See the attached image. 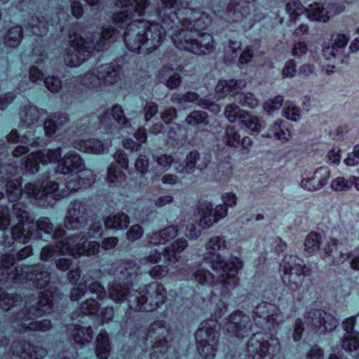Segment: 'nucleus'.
I'll use <instances>...</instances> for the list:
<instances>
[{"label":"nucleus","instance_id":"49","mask_svg":"<svg viewBox=\"0 0 359 359\" xmlns=\"http://www.w3.org/2000/svg\"><path fill=\"white\" fill-rule=\"evenodd\" d=\"M170 100L175 104L194 103L199 107L205 104V99L201 98L194 92H188L185 94L174 93Z\"/></svg>","mask_w":359,"mask_h":359},{"label":"nucleus","instance_id":"6","mask_svg":"<svg viewBox=\"0 0 359 359\" xmlns=\"http://www.w3.org/2000/svg\"><path fill=\"white\" fill-rule=\"evenodd\" d=\"M181 3L174 0H164L160 15L163 19V25L168 30L174 45L180 50H186L199 56L208 55L215 50V42L213 36L208 33H202L196 35L188 32H180V29L173 24H170V19L166 18L165 12L171 8H179Z\"/></svg>","mask_w":359,"mask_h":359},{"label":"nucleus","instance_id":"50","mask_svg":"<svg viewBox=\"0 0 359 359\" xmlns=\"http://www.w3.org/2000/svg\"><path fill=\"white\" fill-rule=\"evenodd\" d=\"M306 13L308 18L312 20L323 22L329 20V15L325 8L320 3L315 2L310 4Z\"/></svg>","mask_w":359,"mask_h":359},{"label":"nucleus","instance_id":"31","mask_svg":"<svg viewBox=\"0 0 359 359\" xmlns=\"http://www.w3.org/2000/svg\"><path fill=\"white\" fill-rule=\"evenodd\" d=\"M349 41V36L339 33L332 39V44L323 50L324 56L327 59L341 57Z\"/></svg>","mask_w":359,"mask_h":359},{"label":"nucleus","instance_id":"54","mask_svg":"<svg viewBox=\"0 0 359 359\" xmlns=\"http://www.w3.org/2000/svg\"><path fill=\"white\" fill-rule=\"evenodd\" d=\"M239 122L248 128L251 133H259L262 125L257 116H252L248 112L243 111L239 116Z\"/></svg>","mask_w":359,"mask_h":359},{"label":"nucleus","instance_id":"56","mask_svg":"<svg viewBox=\"0 0 359 359\" xmlns=\"http://www.w3.org/2000/svg\"><path fill=\"white\" fill-rule=\"evenodd\" d=\"M233 176V167L229 162H221L217 166L214 179L219 182H227Z\"/></svg>","mask_w":359,"mask_h":359},{"label":"nucleus","instance_id":"29","mask_svg":"<svg viewBox=\"0 0 359 359\" xmlns=\"http://www.w3.org/2000/svg\"><path fill=\"white\" fill-rule=\"evenodd\" d=\"M101 86L102 85H112L121 79V67L114 63L101 65L96 67Z\"/></svg>","mask_w":359,"mask_h":359},{"label":"nucleus","instance_id":"18","mask_svg":"<svg viewBox=\"0 0 359 359\" xmlns=\"http://www.w3.org/2000/svg\"><path fill=\"white\" fill-rule=\"evenodd\" d=\"M87 238L86 232L83 231L68 236V242L63 250L69 252V255L76 258L82 255L90 257L97 255L100 251V243L90 241L86 245Z\"/></svg>","mask_w":359,"mask_h":359},{"label":"nucleus","instance_id":"4","mask_svg":"<svg viewBox=\"0 0 359 359\" xmlns=\"http://www.w3.org/2000/svg\"><path fill=\"white\" fill-rule=\"evenodd\" d=\"M109 294L116 303L126 302L128 309L133 311H155L167 299V290L158 282H151L140 290L131 289L127 284L116 283L109 288Z\"/></svg>","mask_w":359,"mask_h":359},{"label":"nucleus","instance_id":"24","mask_svg":"<svg viewBox=\"0 0 359 359\" xmlns=\"http://www.w3.org/2000/svg\"><path fill=\"white\" fill-rule=\"evenodd\" d=\"M211 161V155L208 153H199L197 150L191 151L186 156L184 165H180L175 168L178 173L192 174L195 170H205Z\"/></svg>","mask_w":359,"mask_h":359},{"label":"nucleus","instance_id":"33","mask_svg":"<svg viewBox=\"0 0 359 359\" xmlns=\"http://www.w3.org/2000/svg\"><path fill=\"white\" fill-rule=\"evenodd\" d=\"M44 114L45 111L43 109H39L36 106L28 104L20 109L19 116L22 126L29 127L37 123Z\"/></svg>","mask_w":359,"mask_h":359},{"label":"nucleus","instance_id":"42","mask_svg":"<svg viewBox=\"0 0 359 359\" xmlns=\"http://www.w3.org/2000/svg\"><path fill=\"white\" fill-rule=\"evenodd\" d=\"M130 222L129 217L123 212H118L109 215L104 219V225L107 229H125L128 226Z\"/></svg>","mask_w":359,"mask_h":359},{"label":"nucleus","instance_id":"38","mask_svg":"<svg viewBox=\"0 0 359 359\" xmlns=\"http://www.w3.org/2000/svg\"><path fill=\"white\" fill-rule=\"evenodd\" d=\"M266 137H273L281 142H287L291 137L288 123L283 120L275 121L270 127Z\"/></svg>","mask_w":359,"mask_h":359},{"label":"nucleus","instance_id":"44","mask_svg":"<svg viewBox=\"0 0 359 359\" xmlns=\"http://www.w3.org/2000/svg\"><path fill=\"white\" fill-rule=\"evenodd\" d=\"M81 82L86 88L91 89H99L101 87V81L98 74L96 73V68L86 72L82 77H75L72 79V82Z\"/></svg>","mask_w":359,"mask_h":359},{"label":"nucleus","instance_id":"32","mask_svg":"<svg viewBox=\"0 0 359 359\" xmlns=\"http://www.w3.org/2000/svg\"><path fill=\"white\" fill-rule=\"evenodd\" d=\"M15 257L13 253H7L0 259V283H5L8 280L15 283L13 276H17L16 267L14 269L12 266L15 263Z\"/></svg>","mask_w":359,"mask_h":359},{"label":"nucleus","instance_id":"30","mask_svg":"<svg viewBox=\"0 0 359 359\" xmlns=\"http://www.w3.org/2000/svg\"><path fill=\"white\" fill-rule=\"evenodd\" d=\"M69 118L66 113L56 112L47 118L43 123L46 135L51 137L60 133L69 123Z\"/></svg>","mask_w":359,"mask_h":359},{"label":"nucleus","instance_id":"23","mask_svg":"<svg viewBox=\"0 0 359 359\" xmlns=\"http://www.w3.org/2000/svg\"><path fill=\"white\" fill-rule=\"evenodd\" d=\"M222 142L229 147L240 149L243 154H248L252 145V140L248 136L241 137L239 130L234 126H228L224 129Z\"/></svg>","mask_w":359,"mask_h":359},{"label":"nucleus","instance_id":"58","mask_svg":"<svg viewBox=\"0 0 359 359\" xmlns=\"http://www.w3.org/2000/svg\"><path fill=\"white\" fill-rule=\"evenodd\" d=\"M110 114L116 123L123 128H129L130 126V123L126 117L123 109L121 105H114L111 109Z\"/></svg>","mask_w":359,"mask_h":359},{"label":"nucleus","instance_id":"19","mask_svg":"<svg viewBox=\"0 0 359 359\" xmlns=\"http://www.w3.org/2000/svg\"><path fill=\"white\" fill-rule=\"evenodd\" d=\"M16 272L18 276H13L15 283L22 284L29 280L36 287L43 289L50 280V273L41 265L18 266Z\"/></svg>","mask_w":359,"mask_h":359},{"label":"nucleus","instance_id":"8","mask_svg":"<svg viewBox=\"0 0 359 359\" xmlns=\"http://www.w3.org/2000/svg\"><path fill=\"white\" fill-rule=\"evenodd\" d=\"M13 215L16 217L18 223L11 229V236L5 237L6 246H11L15 241L27 243L30 239L41 238L42 233L48 236L53 233V224L49 218L41 217L36 222L29 221L27 206L22 203L13 205Z\"/></svg>","mask_w":359,"mask_h":359},{"label":"nucleus","instance_id":"62","mask_svg":"<svg viewBox=\"0 0 359 359\" xmlns=\"http://www.w3.org/2000/svg\"><path fill=\"white\" fill-rule=\"evenodd\" d=\"M286 11L290 19L294 20L304 13V9L299 1L294 0L286 4Z\"/></svg>","mask_w":359,"mask_h":359},{"label":"nucleus","instance_id":"15","mask_svg":"<svg viewBox=\"0 0 359 359\" xmlns=\"http://www.w3.org/2000/svg\"><path fill=\"white\" fill-rule=\"evenodd\" d=\"M255 325L264 330L276 331L283 323V316L275 304L262 302L258 304L252 311Z\"/></svg>","mask_w":359,"mask_h":359},{"label":"nucleus","instance_id":"40","mask_svg":"<svg viewBox=\"0 0 359 359\" xmlns=\"http://www.w3.org/2000/svg\"><path fill=\"white\" fill-rule=\"evenodd\" d=\"M68 330L76 344H86L92 341L93 331L90 327H82L79 325H70L68 327Z\"/></svg>","mask_w":359,"mask_h":359},{"label":"nucleus","instance_id":"64","mask_svg":"<svg viewBox=\"0 0 359 359\" xmlns=\"http://www.w3.org/2000/svg\"><path fill=\"white\" fill-rule=\"evenodd\" d=\"M283 103V96L277 95L272 100H266L263 104V108L268 114H271L278 110L282 107Z\"/></svg>","mask_w":359,"mask_h":359},{"label":"nucleus","instance_id":"57","mask_svg":"<svg viewBox=\"0 0 359 359\" xmlns=\"http://www.w3.org/2000/svg\"><path fill=\"white\" fill-rule=\"evenodd\" d=\"M6 194L8 200L11 201H15L20 198L22 194V190L21 189V182L19 179L15 178L7 182Z\"/></svg>","mask_w":359,"mask_h":359},{"label":"nucleus","instance_id":"2","mask_svg":"<svg viewBox=\"0 0 359 359\" xmlns=\"http://www.w3.org/2000/svg\"><path fill=\"white\" fill-rule=\"evenodd\" d=\"M53 294L48 290L32 294L25 302L22 309L18 311L17 303L20 297L14 294L7 293L0 288V307L5 311L13 309L14 316L13 325L16 332L26 333L30 331L46 332L49 330L52 324L48 319L34 321V318L42 316L51 311L53 307Z\"/></svg>","mask_w":359,"mask_h":359},{"label":"nucleus","instance_id":"25","mask_svg":"<svg viewBox=\"0 0 359 359\" xmlns=\"http://www.w3.org/2000/svg\"><path fill=\"white\" fill-rule=\"evenodd\" d=\"M83 283L74 287L70 293V299L72 301L79 299L88 290L90 294H95L99 300L103 299L106 297V291L104 287L97 281L93 280L90 276H84Z\"/></svg>","mask_w":359,"mask_h":359},{"label":"nucleus","instance_id":"53","mask_svg":"<svg viewBox=\"0 0 359 359\" xmlns=\"http://www.w3.org/2000/svg\"><path fill=\"white\" fill-rule=\"evenodd\" d=\"M110 346L106 332H100L97 337L96 354L100 359H107L109 355Z\"/></svg>","mask_w":359,"mask_h":359},{"label":"nucleus","instance_id":"34","mask_svg":"<svg viewBox=\"0 0 359 359\" xmlns=\"http://www.w3.org/2000/svg\"><path fill=\"white\" fill-rule=\"evenodd\" d=\"M72 146L81 151L95 154H101L104 150L103 143L95 138L74 140Z\"/></svg>","mask_w":359,"mask_h":359},{"label":"nucleus","instance_id":"17","mask_svg":"<svg viewBox=\"0 0 359 359\" xmlns=\"http://www.w3.org/2000/svg\"><path fill=\"white\" fill-rule=\"evenodd\" d=\"M25 194L36 199H44L47 205L53 206L55 201L69 195V192L59 189V185L55 182H48L42 187L39 182H29L25 185Z\"/></svg>","mask_w":359,"mask_h":359},{"label":"nucleus","instance_id":"3","mask_svg":"<svg viewBox=\"0 0 359 359\" xmlns=\"http://www.w3.org/2000/svg\"><path fill=\"white\" fill-rule=\"evenodd\" d=\"M206 252L203 255L204 262L215 272L219 273V278L222 283V292L224 295L237 287L239 284L238 271L243 267V261L234 256L226 259L221 252L230 249L226 236L217 235L211 236L205 243Z\"/></svg>","mask_w":359,"mask_h":359},{"label":"nucleus","instance_id":"43","mask_svg":"<svg viewBox=\"0 0 359 359\" xmlns=\"http://www.w3.org/2000/svg\"><path fill=\"white\" fill-rule=\"evenodd\" d=\"M22 36L23 30L21 26L11 27L4 36V43L6 47L16 48L20 45Z\"/></svg>","mask_w":359,"mask_h":359},{"label":"nucleus","instance_id":"37","mask_svg":"<svg viewBox=\"0 0 359 359\" xmlns=\"http://www.w3.org/2000/svg\"><path fill=\"white\" fill-rule=\"evenodd\" d=\"M217 273L218 274L217 280L216 279L215 275L212 273H211L209 270L205 269L204 267L200 266L194 271L192 276L194 281L201 285H214L217 281H219L222 285V283L220 281V279L219 278V273ZM222 287V286L221 287V288ZM231 291L232 290H231L229 292V294L225 295H224L221 292V294L223 297L229 296Z\"/></svg>","mask_w":359,"mask_h":359},{"label":"nucleus","instance_id":"1","mask_svg":"<svg viewBox=\"0 0 359 359\" xmlns=\"http://www.w3.org/2000/svg\"><path fill=\"white\" fill-rule=\"evenodd\" d=\"M149 1L116 0V6L119 11L113 15V26L103 27L100 32L94 33L86 39L77 34L69 36V45L64 55L65 64L72 67H78L88 60L95 50L99 51L107 43L116 40L121 32L115 26L123 29V25L135 16V13L138 16L144 15Z\"/></svg>","mask_w":359,"mask_h":359},{"label":"nucleus","instance_id":"41","mask_svg":"<svg viewBox=\"0 0 359 359\" xmlns=\"http://www.w3.org/2000/svg\"><path fill=\"white\" fill-rule=\"evenodd\" d=\"M68 242V236L57 242L55 245H48L43 247L41 252V258L43 261H48L57 255H69V252H65L64 247Z\"/></svg>","mask_w":359,"mask_h":359},{"label":"nucleus","instance_id":"48","mask_svg":"<svg viewBox=\"0 0 359 359\" xmlns=\"http://www.w3.org/2000/svg\"><path fill=\"white\" fill-rule=\"evenodd\" d=\"M322 244L321 234L311 231L306 237L304 243V250L309 255H314L319 251Z\"/></svg>","mask_w":359,"mask_h":359},{"label":"nucleus","instance_id":"5","mask_svg":"<svg viewBox=\"0 0 359 359\" xmlns=\"http://www.w3.org/2000/svg\"><path fill=\"white\" fill-rule=\"evenodd\" d=\"M170 30L161 22L150 23L144 20H134L128 25L123 36L126 48L131 52L148 54L162 44L166 33Z\"/></svg>","mask_w":359,"mask_h":359},{"label":"nucleus","instance_id":"13","mask_svg":"<svg viewBox=\"0 0 359 359\" xmlns=\"http://www.w3.org/2000/svg\"><path fill=\"white\" fill-rule=\"evenodd\" d=\"M280 350L277 337L259 332L252 334L247 344V354L250 359H273Z\"/></svg>","mask_w":359,"mask_h":359},{"label":"nucleus","instance_id":"60","mask_svg":"<svg viewBox=\"0 0 359 359\" xmlns=\"http://www.w3.org/2000/svg\"><path fill=\"white\" fill-rule=\"evenodd\" d=\"M331 189L336 191H348L352 187L351 176L349 178L338 177L332 180Z\"/></svg>","mask_w":359,"mask_h":359},{"label":"nucleus","instance_id":"52","mask_svg":"<svg viewBox=\"0 0 359 359\" xmlns=\"http://www.w3.org/2000/svg\"><path fill=\"white\" fill-rule=\"evenodd\" d=\"M185 123L193 128L206 126L208 124V116L205 111L194 110L187 116Z\"/></svg>","mask_w":359,"mask_h":359},{"label":"nucleus","instance_id":"22","mask_svg":"<svg viewBox=\"0 0 359 359\" xmlns=\"http://www.w3.org/2000/svg\"><path fill=\"white\" fill-rule=\"evenodd\" d=\"M87 223V205L83 201L75 200L69 205L65 219V227L71 230L82 228Z\"/></svg>","mask_w":359,"mask_h":359},{"label":"nucleus","instance_id":"16","mask_svg":"<svg viewBox=\"0 0 359 359\" xmlns=\"http://www.w3.org/2000/svg\"><path fill=\"white\" fill-rule=\"evenodd\" d=\"M245 79H229L219 81L216 87L215 91L221 98L229 93L236 94L235 101L243 107L255 108L259 105V100L251 93H238V91L246 86Z\"/></svg>","mask_w":359,"mask_h":359},{"label":"nucleus","instance_id":"51","mask_svg":"<svg viewBox=\"0 0 359 359\" xmlns=\"http://www.w3.org/2000/svg\"><path fill=\"white\" fill-rule=\"evenodd\" d=\"M224 57L226 60H233L242 49V43L236 38L229 37L223 44Z\"/></svg>","mask_w":359,"mask_h":359},{"label":"nucleus","instance_id":"11","mask_svg":"<svg viewBox=\"0 0 359 359\" xmlns=\"http://www.w3.org/2000/svg\"><path fill=\"white\" fill-rule=\"evenodd\" d=\"M299 260L296 255H285L280 264L282 282L292 291L299 290L304 282V277L312 273L311 268L302 264Z\"/></svg>","mask_w":359,"mask_h":359},{"label":"nucleus","instance_id":"61","mask_svg":"<svg viewBox=\"0 0 359 359\" xmlns=\"http://www.w3.org/2000/svg\"><path fill=\"white\" fill-rule=\"evenodd\" d=\"M79 309L85 315H95L99 311L100 304L94 299H88L81 304Z\"/></svg>","mask_w":359,"mask_h":359},{"label":"nucleus","instance_id":"45","mask_svg":"<svg viewBox=\"0 0 359 359\" xmlns=\"http://www.w3.org/2000/svg\"><path fill=\"white\" fill-rule=\"evenodd\" d=\"M342 348L351 353L353 357L359 356V332L355 334H344L341 339Z\"/></svg>","mask_w":359,"mask_h":359},{"label":"nucleus","instance_id":"26","mask_svg":"<svg viewBox=\"0 0 359 359\" xmlns=\"http://www.w3.org/2000/svg\"><path fill=\"white\" fill-rule=\"evenodd\" d=\"M11 351L13 355L21 359H41L47 353L45 348L34 346L27 341L13 342L11 345Z\"/></svg>","mask_w":359,"mask_h":359},{"label":"nucleus","instance_id":"39","mask_svg":"<svg viewBox=\"0 0 359 359\" xmlns=\"http://www.w3.org/2000/svg\"><path fill=\"white\" fill-rule=\"evenodd\" d=\"M187 246V241L184 238H179L164 249V255L168 262L175 263L181 258L178 254L183 252Z\"/></svg>","mask_w":359,"mask_h":359},{"label":"nucleus","instance_id":"36","mask_svg":"<svg viewBox=\"0 0 359 359\" xmlns=\"http://www.w3.org/2000/svg\"><path fill=\"white\" fill-rule=\"evenodd\" d=\"M198 213L200 217L198 224L202 229H209L217 223L211 203L204 202L201 203L198 207Z\"/></svg>","mask_w":359,"mask_h":359},{"label":"nucleus","instance_id":"28","mask_svg":"<svg viewBox=\"0 0 359 359\" xmlns=\"http://www.w3.org/2000/svg\"><path fill=\"white\" fill-rule=\"evenodd\" d=\"M114 159L119 165H111L107 171V180L109 183L116 184L125 180V174L122 170H126L128 166V160L122 150H117L114 154Z\"/></svg>","mask_w":359,"mask_h":359},{"label":"nucleus","instance_id":"21","mask_svg":"<svg viewBox=\"0 0 359 359\" xmlns=\"http://www.w3.org/2000/svg\"><path fill=\"white\" fill-rule=\"evenodd\" d=\"M256 0H231L228 6L224 20L230 23L240 24L243 28L248 25V18L250 15L249 4Z\"/></svg>","mask_w":359,"mask_h":359},{"label":"nucleus","instance_id":"20","mask_svg":"<svg viewBox=\"0 0 359 359\" xmlns=\"http://www.w3.org/2000/svg\"><path fill=\"white\" fill-rule=\"evenodd\" d=\"M252 328L250 317L240 310L231 313L225 325L226 331L238 339L248 336L252 332Z\"/></svg>","mask_w":359,"mask_h":359},{"label":"nucleus","instance_id":"55","mask_svg":"<svg viewBox=\"0 0 359 359\" xmlns=\"http://www.w3.org/2000/svg\"><path fill=\"white\" fill-rule=\"evenodd\" d=\"M138 269L137 263L133 260L123 261L116 267L115 275L119 279L130 277L136 273Z\"/></svg>","mask_w":359,"mask_h":359},{"label":"nucleus","instance_id":"35","mask_svg":"<svg viewBox=\"0 0 359 359\" xmlns=\"http://www.w3.org/2000/svg\"><path fill=\"white\" fill-rule=\"evenodd\" d=\"M24 26L36 36H45L49 30V24L45 20L43 16L36 14L30 17L27 22H24Z\"/></svg>","mask_w":359,"mask_h":359},{"label":"nucleus","instance_id":"7","mask_svg":"<svg viewBox=\"0 0 359 359\" xmlns=\"http://www.w3.org/2000/svg\"><path fill=\"white\" fill-rule=\"evenodd\" d=\"M61 157V149H43L30 154L25 162V168L30 173H35L39 170V163L47 164L48 163L58 162L57 171L67 175L70 173L79 174L86 177H93L90 170L86 169L84 160L80 154L74 151H69Z\"/></svg>","mask_w":359,"mask_h":359},{"label":"nucleus","instance_id":"46","mask_svg":"<svg viewBox=\"0 0 359 359\" xmlns=\"http://www.w3.org/2000/svg\"><path fill=\"white\" fill-rule=\"evenodd\" d=\"M97 120L91 116H84L75 122V130L73 132L78 136L88 133L95 129Z\"/></svg>","mask_w":359,"mask_h":359},{"label":"nucleus","instance_id":"59","mask_svg":"<svg viewBox=\"0 0 359 359\" xmlns=\"http://www.w3.org/2000/svg\"><path fill=\"white\" fill-rule=\"evenodd\" d=\"M283 115L290 121H297L301 116L300 109L292 102H287L283 109Z\"/></svg>","mask_w":359,"mask_h":359},{"label":"nucleus","instance_id":"27","mask_svg":"<svg viewBox=\"0 0 359 359\" xmlns=\"http://www.w3.org/2000/svg\"><path fill=\"white\" fill-rule=\"evenodd\" d=\"M330 177V170L326 166H321L315 170L310 177L303 178L301 187L308 191H316L325 187Z\"/></svg>","mask_w":359,"mask_h":359},{"label":"nucleus","instance_id":"9","mask_svg":"<svg viewBox=\"0 0 359 359\" xmlns=\"http://www.w3.org/2000/svg\"><path fill=\"white\" fill-rule=\"evenodd\" d=\"M164 0H156L155 13L163 24V19L160 15L162 8V3ZM177 3H181L179 8H171L166 11V18L170 19V24L176 25L180 29V32H188L194 34L206 29L212 23L211 15L200 9L189 8L187 3L181 0H174Z\"/></svg>","mask_w":359,"mask_h":359},{"label":"nucleus","instance_id":"10","mask_svg":"<svg viewBox=\"0 0 359 359\" xmlns=\"http://www.w3.org/2000/svg\"><path fill=\"white\" fill-rule=\"evenodd\" d=\"M338 323L337 318L322 309H308L303 319L299 318L295 320L292 334L293 340L298 341L302 339L304 326L309 332L323 334L327 331L334 330Z\"/></svg>","mask_w":359,"mask_h":359},{"label":"nucleus","instance_id":"63","mask_svg":"<svg viewBox=\"0 0 359 359\" xmlns=\"http://www.w3.org/2000/svg\"><path fill=\"white\" fill-rule=\"evenodd\" d=\"M245 111L241 110L238 106L235 104H229L226 106L224 109V116L231 123H233L238 119L239 121V116L241 112Z\"/></svg>","mask_w":359,"mask_h":359},{"label":"nucleus","instance_id":"14","mask_svg":"<svg viewBox=\"0 0 359 359\" xmlns=\"http://www.w3.org/2000/svg\"><path fill=\"white\" fill-rule=\"evenodd\" d=\"M172 339L171 327L165 320H157L149 326L146 333L145 342L149 341L152 348L151 359H160L170 346Z\"/></svg>","mask_w":359,"mask_h":359},{"label":"nucleus","instance_id":"47","mask_svg":"<svg viewBox=\"0 0 359 359\" xmlns=\"http://www.w3.org/2000/svg\"><path fill=\"white\" fill-rule=\"evenodd\" d=\"M66 179V188L69 191H77L83 185L90 184L93 177H86L81 173H70Z\"/></svg>","mask_w":359,"mask_h":359},{"label":"nucleus","instance_id":"12","mask_svg":"<svg viewBox=\"0 0 359 359\" xmlns=\"http://www.w3.org/2000/svg\"><path fill=\"white\" fill-rule=\"evenodd\" d=\"M219 326L217 320L203 321L195 333L197 349L203 359H213L218 348Z\"/></svg>","mask_w":359,"mask_h":359}]
</instances>
